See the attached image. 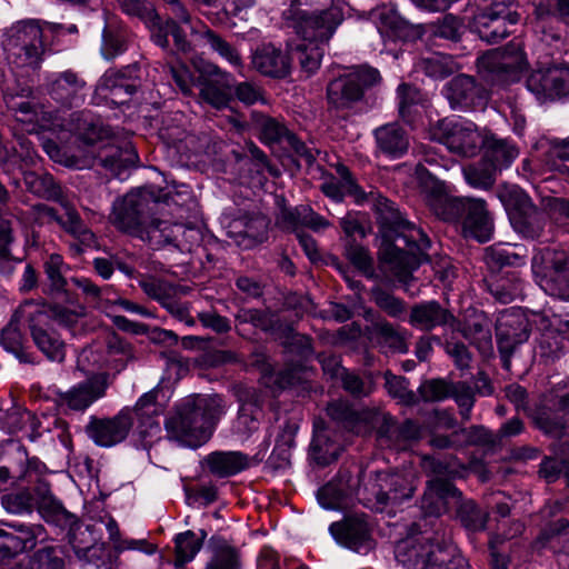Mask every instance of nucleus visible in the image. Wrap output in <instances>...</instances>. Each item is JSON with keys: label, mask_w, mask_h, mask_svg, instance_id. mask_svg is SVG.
<instances>
[{"label": "nucleus", "mask_w": 569, "mask_h": 569, "mask_svg": "<svg viewBox=\"0 0 569 569\" xmlns=\"http://www.w3.org/2000/svg\"><path fill=\"white\" fill-rule=\"evenodd\" d=\"M8 107L14 112L17 121L26 126L29 133L38 131H69L77 138V150L69 152L53 141H46L43 149L58 163L82 170L99 160L100 164L118 179H124L127 171L138 162V153L131 142L122 147L103 143L108 131L90 112L72 113L66 121L50 111L40 108L30 99L11 98Z\"/></svg>", "instance_id": "1"}, {"label": "nucleus", "mask_w": 569, "mask_h": 569, "mask_svg": "<svg viewBox=\"0 0 569 569\" xmlns=\"http://www.w3.org/2000/svg\"><path fill=\"white\" fill-rule=\"evenodd\" d=\"M378 219L385 230L396 233V241H402L406 250L398 243L385 241L380 249L381 268L390 272L399 282L406 286L405 290L410 292L408 287L413 270L422 262L423 250L430 246L426 234L409 221H407L395 203L381 198L377 204Z\"/></svg>", "instance_id": "2"}, {"label": "nucleus", "mask_w": 569, "mask_h": 569, "mask_svg": "<svg viewBox=\"0 0 569 569\" xmlns=\"http://www.w3.org/2000/svg\"><path fill=\"white\" fill-rule=\"evenodd\" d=\"M290 7L283 11L288 26L293 28L301 37L303 43L299 44V61L302 70L308 74L315 73L321 63L323 50L321 48L336 32L343 20L345 2L333 0L327 10L308 14L299 8L302 0H290ZM306 4L311 0H305Z\"/></svg>", "instance_id": "3"}, {"label": "nucleus", "mask_w": 569, "mask_h": 569, "mask_svg": "<svg viewBox=\"0 0 569 569\" xmlns=\"http://www.w3.org/2000/svg\"><path fill=\"white\" fill-rule=\"evenodd\" d=\"M127 356V345L117 336L112 337L106 351L93 348L83 349L78 356L77 366L80 371L89 376V379L69 390L63 396V402L72 410L87 409L104 395L109 372H119L126 365Z\"/></svg>", "instance_id": "4"}, {"label": "nucleus", "mask_w": 569, "mask_h": 569, "mask_svg": "<svg viewBox=\"0 0 569 569\" xmlns=\"http://www.w3.org/2000/svg\"><path fill=\"white\" fill-rule=\"evenodd\" d=\"M223 412V401L219 396H190L168 418L166 429L169 437L181 446L198 448L211 438L217 420Z\"/></svg>", "instance_id": "5"}, {"label": "nucleus", "mask_w": 569, "mask_h": 569, "mask_svg": "<svg viewBox=\"0 0 569 569\" xmlns=\"http://www.w3.org/2000/svg\"><path fill=\"white\" fill-rule=\"evenodd\" d=\"M416 172L420 179L423 191L428 194L429 203L435 213L443 220H450L447 209L462 210V232L466 238L476 239L479 242L490 240L492 234V221L487 211L486 202L481 199H455L448 198V186L429 173L422 166H418Z\"/></svg>", "instance_id": "6"}, {"label": "nucleus", "mask_w": 569, "mask_h": 569, "mask_svg": "<svg viewBox=\"0 0 569 569\" xmlns=\"http://www.w3.org/2000/svg\"><path fill=\"white\" fill-rule=\"evenodd\" d=\"M47 467L37 457H30L19 443H11L4 463L0 465V495L2 498H31V486L39 482V498H52L42 477Z\"/></svg>", "instance_id": "7"}, {"label": "nucleus", "mask_w": 569, "mask_h": 569, "mask_svg": "<svg viewBox=\"0 0 569 569\" xmlns=\"http://www.w3.org/2000/svg\"><path fill=\"white\" fill-rule=\"evenodd\" d=\"M192 64L199 72L197 78L184 64L170 68L181 92L183 94H191L193 87H198L200 98L204 102L216 109L227 107L231 99V76L219 67L203 60H193Z\"/></svg>", "instance_id": "8"}, {"label": "nucleus", "mask_w": 569, "mask_h": 569, "mask_svg": "<svg viewBox=\"0 0 569 569\" xmlns=\"http://www.w3.org/2000/svg\"><path fill=\"white\" fill-rule=\"evenodd\" d=\"M60 26L38 20L14 23L3 34L2 47L9 63L22 67H38L43 54V39L56 33Z\"/></svg>", "instance_id": "9"}, {"label": "nucleus", "mask_w": 569, "mask_h": 569, "mask_svg": "<svg viewBox=\"0 0 569 569\" xmlns=\"http://www.w3.org/2000/svg\"><path fill=\"white\" fill-rule=\"evenodd\" d=\"M84 315V309L78 306L73 309L53 307L47 308L34 303V313L31 318L30 333L36 346L53 361H62L64 359V343L53 331L51 321L54 320L67 327L74 326Z\"/></svg>", "instance_id": "10"}, {"label": "nucleus", "mask_w": 569, "mask_h": 569, "mask_svg": "<svg viewBox=\"0 0 569 569\" xmlns=\"http://www.w3.org/2000/svg\"><path fill=\"white\" fill-rule=\"evenodd\" d=\"M497 196L503 204L513 229L526 238H538L545 227V213L515 184H502Z\"/></svg>", "instance_id": "11"}, {"label": "nucleus", "mask_w": 569, "mask_h": 569, "mask_svg": "<svg viewBox=\"0 0 569 569\" xmlns=\"http://www.w3.org/2000/svg\"><path fill=\"white\" fill-rule=\"evenodd\" d=\"M396 559L406 569H467L468 563L462 557H456L443 566L445 558L439 545L430 542L428 537H408L396 546Z\"/></svg>", "instance_id": "12"}, {"label": "nucleus", "mask_w": 569, "mask_h": 569, "mask_svg": "<svg viewBox=\"0 0 569 569\" xmlns=\"http://www.w3.org/2000/svg\"><path fill=\"white\" fill-rule=\"evenodd\" d=\"M486 136L478 127L461 118H445L432 128L430 137L461 157H473L482 148Z\"/></svg>", "instance_id": "13"}, {"label": "nucleus", "mask_w": 569, "mask_h": 569, "mask_svg": "<svg viewBox=\"0 0 569 569\" xmlns=\"http://www.w3.org/2000/svg\"><path fill=\"white\" fill-rule=\"evenodd\" d=\"M532 273L547 295L569 300V257L565 251L545 249L535 254Z\"/></svg>", "instance_id": "14"}, {"label": "nucleus", "mask_w": 569, "mask_h": 569, "mask_svg": "<svg viewBox=\"0 0 569 569\" xmlns=\"http://www.w3.org/2000/svg\"><path fill=\"white\" fill-rule=\"evenodd\" d=\"M379 79V71L375 68L367 66L351 68L347 73L328 83V104L335 110L349 109L362 98L363 90L377 83Z\"/></svg>", "instance_id": "15"}, {"label": "nucleus", "mask_w": 569, "mask_h": 569, "mask_svg": "<svg viewBox=\"0 0 569 569\" xmlns=\"http://www.w3.org/2000/svg\"><path fill=\"white\" fill-rule=\"evenodd\" d=\"M323 509L341 510L345 517L340 521H335L329 527V532L333 539L341 546L359 550L370 540V528L365 518V513L352 511L348 512V500H319Z\"/></svg>", "instance_id": "16"}, {"label": "nucleus", "mask_w": 569, "mask_h": 569, "mask_svg": "<svg viewBox=\"0 0 569 569\" xmlns=\"http://www.w3.org/2000/svg\"><path fill=\"white\" fill-rule=\"evenodd\" d=\"M526 86L540 102L567 96L569 94V66L536 70L527 78Z\"/></svg>", "instance_id": "17"}, {"label": "nucleus", "mask_w": 569, "mask_h": 569, "mask_svg": "<svg viewBox=\"0 0 569 569\" xmlns=\"http://www.w3.org/2000/svg\"><path fill=\"white\" fill-rule=\"evenodd\" d=\"M496 337L503 367L508 369L513 350L529 338L527 319L518 311H505L498 318Z\"/></svg>", "instance_id": "18"}, {"label": "nucleus", "mask_w": 569, "mask_h": 569, "mask_svg": "<svg viewBox=\"0 0 569 569\" xmlns=\"http://www.w3.org/2000/svg\"><path fill=\"white\" fill-rule=\"evenodd\" d=\"M133 428L130 410L121 411L110 419H93L87 433L100 447H112L123 441Z\"/></svg>", "instance_id": "19"}, {"label": "nucleus", "mask_w": 569, "mask_h": 569, "mask_svg": "<svg viewBox=\"0 0 569 569\" xmlns=\"http://www.w3.org/2000/svg\"><path fill=\"white\" fill-rule=\"evenodd\" d=\"M32 313H34V302L21 305L0 335V345L3 349L13 353L21 362L30 361V357L24 349L26 338L21 328L24 323H28L29 329H31Z\"/></svg>", "instance_id": "20"}, {"label": "nucleus", "mask_w": 569, "mask_h": 569, "mask_svg": "<svg viewBox=\"0 0 569 569\" xmlns=\"http://www.w3.org/2000/svg\"><path fill=\"white\" fill-rule=\"evenodd\" d=\"M136 237L148 242L152 248L159 249L169 243L179 246L180 238H186L188 241L197 240L198 231L179 223L171 224L168 221L151 220L148 224L142 221Z\"/></svg>", "instance_id": "21"}, {"label": "nucleus", "mask_w": 569, "mask_h": 569, "mask_svg": "<svg viewBox=\"0 0 569 569\" xmlns=\"http://www.w3.org/2000/svg\"><path fill=\"white\" fill-rule=\"evenodd\" d=\"M167 1L171 4V13L174 16V19H169L163 24H153L151 38L156 44L166 48L169 44L168 37L171 36L177 49L186 53L190 50V46L186 39L184 31L178 26V22L190 23L189 12L178 0Z\"/></svg>", "instance_id": "22"}, {"label": "nucleus", "mask_w": 569, "mask_h": 569, "mask_svg": "<svg viewBox=\"0 0 569 569\" xmlns=\"http://www.w3.org/2000/svg\"><path fill=\"white\" fill-rule=\"evenodd\" d=\"M146 198L140 191H133L119 199L113 204L112 224L129 234L136 236L142 224V212Z\"/></svg>", "instance_id": "23"}, {"label": "nucleus", "mask_w": 569, "mask_h": 569, "mask_svg": "<svg viewBox=\"0 0 569 569\" xmlns=\"http://www.w3.org/2000/svg\"><path fill=\"white\" fill-rule=\"evenodd\" d=\"M154 396L147 393L142 396L133 410H130L133 417V437L143 448H148L154 440L160 438L161 428L154 419L153 408Z\"/></svg>", "instance_id": "24"}, {"label": "nucleus", "mask_w": 569, "mask_h": 569, "mask_svg": "<svg viewBox=\"0 0 569 569\" xmlns=\"http://www.w3.org/2000/svg\"><path fill=\"white\" fill-rule=\"evenodd\" d=\"M478 66L481 69H487L491 72H497L502 79L508 81H518L521 73L526 70V58L521 50L515 54L508 51H490L478 60Z\"/></svg>", "instance_id": "25"}, {"label": "nucleus", "mask_w": 569, "mask_h": 569, "mask_svg": "<svg viewBox=\"0 0 569 569\" xmlns=\"http://www.w3.org/2000/svg\"><path fill=\"white\" fill-rule=\"evenodd\" d=\"M252 64L260 73L274 78H283L290 71L289 58L272 44L257 49L252 56Z\"/></svg>", "instance_id": "26"}, {"label": "nucleus", "mask_w": 569, "mask_h": 569, "mask_svg": "<svg viewBox=\"0 0 569 569\" xmlns=\"http://www.w3.org/2000/svg\"><path fill=\"white\" fill-rule=\"evenodd\" d=\"M57 516L63 517L70 526L68 539L78 558H81L87 550L101 540V533L94 526L79 522L73 515L64 509H59Z\"/></svg>", "instance_id": "27"}, {"label": "nucleus", "mask_w": 569, "mask_h": 569, "mask_svg": "<svg viewBox=\"0 0 569 569\" xmlns=\"http://www.w3.org/2000/svg\"><path fill=\"white\" fill-rule=\"evenodd\" d=\"M84 82L71 71L53 74L49 82V93L51 97L63 104H77L82 100L80 94Z\"/></svg>", "instance_id": "28"}, {"label": "nucleus", "mask_w": 569, "mask_h": 569, "mask_svg": "<svg viewBox=\"0 0 569 569\" xmlns=\"http://www.w3.org/2000/svg\"><path fill=\"white\" fill-rule=\"evenodd\" d=\"M370 20L376 24L382 37L391 40H405L408 37V24L398 13L386 6L370 11Z\"/></svg>", "instance_id": "29"}, {"label": "nucleus", "mask_w": 569, "mask_h": 569, "mask_svg": "<svg viewBox=\"0 0 569 569\" xmlns=\"http://www.w3.org/2000/svg\"><path fill=\"white\" fill-rule=\"evenodd\" d=\"M249 457L240 451H216L207 456L209 470L220 477H229L249 467Z\"/></svg>", "instance_id": "30"}, {"label": "nucleus", "mask_w": 569, "mask_h": 569, "mask_svg": "<svg viewBox=\"0 0 569 569\" xmlns=\"http://www.w3.org/2000/svg\"><path fill=\"white\" fill-rule=\"evenodd\" d=\"M477 92L473 79L466 74L455 77L443 89V94L452 109L473 107Z\"/></svg>", "instance_id": "31"}, {"label": "nucleus", "mask_w": 569, "mask_h": 569, "mask_svg": "<svg viewBox=\"0 0 569 569\" xmlns=\"http://www.w3.org/2000/svg\"><path fill=\"white\" fill-rule=\"evenodd\" d=\"M133 91L134 87L127 82L124 73L117 70L106 71L96 90L97 96L114 103H124V98L131 96Z\"/></svg>", "instance_id": "32"}, {"label": "nucleus", "mask_w": 569, "mask_h": 569, "mask_svg": "<svg viewBox=\"0 0 569 569\" xmlns=\"http://www.w3.org/2000/svg\"><path fill=\"white\" fill-rule=\"evenodd\" d=\"M337 173L339 179L331 177L322 183L321 190L323 193L335 201H342L346 194H350L356 198L358 203L361 202L365 199V193L352 179L349 169L345 166H339Z\"/></svg>", "instance_id": "33"}, {"label": "nucleus", "mask_w": 569, "mask_h": 569, "mask_svg": "<svg viewBox=\"0 0 569 569\" xmlns=\"http://www.w3.org/2000/svg\"><path fill=\"white\" fill-rule=\"evenodd\" d=\"M378 149L391 157L399 158L406 153L409 140L403 130L396 123L385 124L375 130Z\"/></svg>", "instance_id": "34"}, {"label": "nucleus", "mask_w": 569, "mask_h": 569, "mask_svg": "<svg viewBox=\"0 0 569 569\" xmlns=\"http://www.w3.org/2000/svg\"><path fill=\"white\" fill-rule=\"evenodd\" d=\"M450 317V313L438 302L428 301L412 307L409 322L421 330H432L446 325Z\"/></svg>", "instance_id": "35"}, {"label": "nucleus", "mask_w": 569, "mask_h": 569, "mask_svg": "<svg viewBox=\"0 0 569 569\" xmlns=\"http://www.w3.org/2000/svg\"><path fill=\"white\" fill-rule=\"evenodd\" d=\"M260 134L263 142L271 144L286 140L288 144L300 156L312 159V154L308 151L303 142H301L293 133L289 132L284 126L274 119L267 118L260 123Z\"/></svg>", "instance_id": "36"}, {"label": "nucleus", "mask_w": 569, "mask_h": 569, "mask_svg": "<svg viewBox=\"0 0 569 569\" xmlns=\"http://www.w3.org/2000/svg\"><path fill=\"white\" fill-rule=\"evenodd\" d=\"M36 209L40 218L59 221L61 226L82 244L90 246L93 243V233L84 226L76 211L67 210L66 219L59 220L56 211L47 204H39Z\"/></svg>", "instance_id": "37"}, {"label": "nucleus", "mask_w": 569, "mask_h": 569, "mask_svg": "<svg viewBox=\"0 0 569 569\" xmlns=\"http://www.w3.org/2000/svg\"><path fill=\"white\" fill-rule=\"evenodd\" d=\"M211 559L206 569H241L239 550L220 537H212L209 541Z\"/></svg>", "instance_id": "38"}, {"label": "nucleus", "mask_w": 569, "mask_h": 569, "mask_svg": "<svg viewBox=\"0 0 569 569\" xmlns=\"http://www.w3.org/2000/svg\"><path fill=\"white\" fill-rule=\"evenodd\" d=\"M482 148L486 159L498 170L508 168L519 154L513 143L507 139H499L495 136L487 134Z\"/></svg>", "instance_id": "39"}, {"label": "nucleus", "mask_w": 569, "mask_h": 569, "mask_svg": "<svg viewBox=\"0 0 569 569\" xmlns=\"http://www.w3.org/2000/svg\"><path fill=\"white\" fill-rule=\"evenodd\" d=\"M315 435L310 448L311 459L319 466H327L336 461L343 448L337 442L330 440L323 430H319V425L315 423Z\"/></svg>", "instance_id": "40"}, {"label": "nucleus", "mask_w": 569, "mask_h": 569, "mask_svg": "<svg viewBox=\"0 0 569 569\" xmlns=\"http://www.w3.org/2000/svg\"><path fill=\"white\" fill-rule=\"evenodd\" d=\"M359 479L348 471H340L318 490L317 498H351L359 495Z\"/></svg>", "instance_id": "41"}, {"label": "nucleus", "mask_w": 569, "mask_h": 569, "mask_svg": "<svg viewBox=\"0 0 569 569\" xmlns=\"http://www.w3.org/2000/svg\"><path fill=\"white\" fill-rule=\"evenodd\" d=\"M204 533L199 538L193 531L187 530L174 538V568L184 569L186 563L193 560L200 551Z\"/></svg>", "instance_id": "42"}, {"label": "nucleus", "mask_w": 569, "mask_h": 569, "mask_svg": "<svg viewBox=\"0 0 569 569\" xmlns=\"http://www.w3.org/2000/svg\"><path fill=\"white\" fill-rule=\"evenodd\" d=\"M523 248L509 243H497L486 249L485 260L490 267L521 266L525 263Z\"/></svg>", "instance_id": "43"}, {"label": "nucleus", "mask_w": 569, "mask_h": 569, "mask_svg": "<svg viewBox=\"0 0 569 569\" xmlns=\"http://www.w3.org/2000/svg\"><path fill=\"white\" fill-rule=\"evenodd\" d=\"M416 69L432 79H442L455 72L458 69V64L448 54L432 52L422 57L416 63Z\"/></svg>", "instance_id": "44"}, {"label": "nucleus", "mask_w": 569, "mask_h": 569, "mask_svg": "<svg viewBox=\"0 0 569 569\" xmlns=\"http://www.w3.org/2000/svg\"><path fill=\"white\" fill-rule=\"evenodd\" d=\"M508 26H511L507 18L488 14H477L475 29L479 37L487 42H498L509 33Z\"/></svg>", "instance_id": "45"}, {"label": "nucleus", "mask_w": 569, "mask_h": 569, "mask_svg": "<svg viewBox=\"0 0 569 569\" xmlns=\"http://www.w3.org/2000/svg\"><path fill=\"white\" fill-rule=\"evenodd\" d=\"M241 226L244 227L243 231H230V236L233 237L239 247L250 249L263 240L268 223L262 217L252 219L247 223H242V221H234L233 223L234 229Z\"/></svg>", "instance_id": "46"}, {"label": "nucleus", "mask_w": 569, "mask_h": 569, "mask_svg": "<svg viewBox=\"0 0 569 569\" xmlns=\"http://www.w3.org/2000/svg\"><path fill=\"white\" fill-rule=\"evenodd\" d=\"M497 171L498 169L485 156L479 163L470 164L462 170L467 183L477 189L490 188L495 183Z\"/></svg>", "instance_id": "47"}, {"label": "nucleus", "mask_w": 569, "mask_h": 569, "mask_svg": "<svg viewBox=\"0 0 569 569\" xmlns=\"http://www.w3.org/2000/svg\"><path fill=\"white\" fill-rule=\"evenodd\" d=\"M327 412L333 420L345 422V427L356 433H366L370 429L367 425H361V421L367 419V415L356 413L345 401L331 402L327 408Z\"/></svg>", "instance_id": "48"}, {"label": "nucleus", "mask_w": 569, "mask_h": 569, "mask_svg": "<svg viewBox=\"0 0 569 569\" xmlns=\"http://www.w3.org/2000/svg\"><path fill=\"white\" fill-rule=\"evenodd\" d=\"M568 527L569 522L563 518L549 523L541 530L540 535L535 540L533 546L539 549L548 546L551 548L559 547L561 541H569ZM565 553L569 555V546L565 547Z\"/></svg>", "instance_id": "49"}, {"label": "nucleus", "mask_w": 569, "mask_h": 569, "mask_svg": "<svg viewBox=\"0 0 569 569\" xmlns=\"http://www.w3.org/2000/svg\"><path fill=\"white\" fill-rule=\"evenodd\" d=\"M488 512L479 508L475 500H461L457 517L462 526L470 531H481L486 528Z\"/></svg>", "instance_id": "50"}, {"label": "nucleus", "mask_w": 569, "mask_h": 569, "mask_svg": "<svg viewBox=\"0 0 569 569\" xmlns=\"http://www.w3.org/2000/svg\"><path fill=\"white\" fill-rule=\"evenodd\" d=\"M98 569H114L118 556L106 542L97 541L80 558Z\"/></svg>", "instance_id": "51"}, {"label": "nucleus", "mask_w": 569, "mask_h": 569, "mask_svg": "<svg viewBox=\"0 0 569 569\" xmlns=\"http://www.w3.org/2000/svg\"><path fill=\"white\" fill-rule=\"evenodd\" d=\"M34 546L33 538H24L12 532L0 529V556L3 558L14 557L28 548Z\"/></svg>", "instance_id": "52"}, {"label": "nucleus", "mask_w": 569, "mask_h": 569, "mask_svg": "<svg viewBox=\"0 0 569 569\" xmlns=\"http://www.w3.org/2000/svg\"><path fill=\"white\" fill-rule=\"evenodd\" d=\"M547 156V166L550 170L569 174V141L551 142Z\"/></svg>", "instance_id": "53"}, {"label": "nucleus", "mask_w": 569, "mask_h": 569, "mask_svg": "<svg viewBox=\"0 0 569 569\" xmlns=\"http://www.w3.org/2000/svg\"><path fill=\"white\" fill-rule=\"evenodd\" d=\"M397 94L401 118L407 122H411V114L418 112L417 106L420 101V92L406 83H401L397 89Z\"/></svg>", "instance_id": "54"}, {"label": "nucleus", "mask_w": 569, "mask_h": 569, "mask_svg": "<svg viewBox=\"0 0 569 569\" xmlns=\"http://www.w3.org/2000/svg\"><path fill=\"white\" fill-rule=\"evenodd\" d=\"M203 37L208 41L212 50H214L221 58L228 61L232 67L238 69L242 67L241 57L231 44L221 39L211 30H206Z\"/></svg>", "instance_id": "55"}, {"label": "nucleus", "mask_w": 569, "mask_h": 569, "mask_svg": "<svg viewBox=\"0 0 569 569\" xmlns=\"http://www.w3.org/2000/svg\"><path fill=\"white\" fill-rule=\"evenodd\" d=\"M283 218L289 221L291 227H297V224L300 222L316 231L325 229L329 226V222L323 217L307 208H297L293 211H286L283 212Z\"/></svg>", "instance_id": "56"}, {"label": "nucleus", "mask_w": 569, "mask_h": 569, "mask_svg": "<svg viewBox=\"0 0 569 569\" xmlns=\"http://www.w3.org/2000/svg\"><path fill=\"white\" fill-rule=\"evenodd\" d=\"M64 263L60 254H51L44 263V271L52 289L60 291L66 286Z\"/></svg>", "instance_id": "57"}, {"label": "nucleus", "mask_w": 569, "mask_h": 569, "mask_svg": "<svg viewBox=\"0 0 569 569\" xmlns=\"http://www.w3.org/2000/svg\"><path fill=\"white\" fill-rule=\"evenodd\" d=\"M375 302L392 317H399L405 312V305L398 298L380 290L372 291Z\"/></svg>", "instance_id": "58"}, {"label": "nucleus", "mask_w": 569, "mask_h": 569, "mask_svg": "<svg viewBox=\"0 0 569 569\" xmlns=\"http://www.w3.org/2000/svg\"><path fill=\"white\" fill-rule=\"evenodd\" d=\"M347 256L350 261L361 270L367 277H372V258L363 247L350 244L347 248Z\"/></svg>", "instance_id": "59"}, {"label": "nucleus", "mask_w": 569, "mask_h": 569, "mask_svg": "<svg viewBox=\"0 0 569 569\" xmlns=\"http://www.w3.org/2000/svg\"><path fill=\"white\" fill-rule=\"evenodd\" d=\"M548 6L545 7L541 2L536 8L537 23L536 30L545 32L543 20L551 11H558L560 14H569V0H548Z\"/></svg>", "instance_id": "60"}, {"label": "nucleus", "mask_w": 569, "mask_h": 569, "mask_svg": "<svg viewBox=\"0 0 569 569\" xmlns=\"http://www.w3.org/2000/svg\"><path fill=\"white\" fill-rule=\"evenodd\" d=\"M513 2L515 0H492L490 8L480 14L505 17L510 24H516L520 17L512 10Z\"/></svg>", "instance_id": "61"}, {"label": "nucleus", "mask_w": 569, "mask_h": 569, "mask_svg": "<svg viewBox=\"0 0 569 569\" xmlns=\"http://www.w3.org/2000/svg\"><path fill=\"white\" fill-rule=\"evenodd\" d=\"M34 557L39 569H63L64 567L63 559L53 547L38 550Z\"/></svg>", "instance_id": "62"}, {"label": "nucleus", "mask_w": 569, "mask_h": 569, "mask_svg": "<svg viewBox=\"0 0 569 569\" xmlns=\"http://www.w3.org/2000/svg\"><path fill=\"white\" fill-rule=\"evenodd\" d=\"M385 379L386 388L392 397L398 398L403 402L409 401L412 398L410 391L408 390V383L405 378L387 372Z\"/></svg>", "instance_id": "63"}, {"label": "nucleus", "mask_w": 569, "mask_h": 569, "mask_svg": "<svg viewBox=\"0 0 569 569\" xmlns=\"http://www.w3.org/2000/svg\"><path fill=\"white\" fill-rule=\"evenodd\" d=\"M126 50V44L121 36H113L104 30L101 53L104 59L110 60L121 54Z\"/></svg>", "instance_id": "64"}]
</instances>
